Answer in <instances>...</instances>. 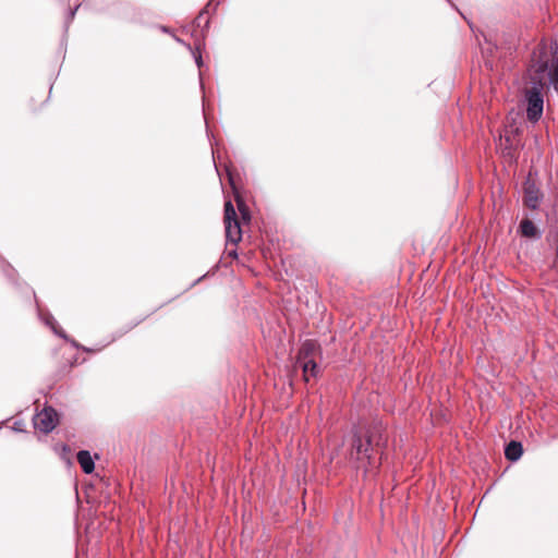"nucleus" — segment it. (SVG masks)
Returning <instances> with one entry per match:
<instances>
[{
	"label": "nucleus",
	"mask_w": 558,
	"mask_h": 558,
	"mask_svg": "<svg viewBox=\"0 0 558 558\" xmlns=\"http://www.w3.org/2000/svg\"><path fill=\"white\" fill-rule=\"evenodd\" d=\"M386 445L380 428L367 429L364 434L355 433L352 438L350 458L363 466L377 462L375 454Z\"/></svg>",
	"instance_id": "obj_1"
},
{
	"label": "nucleus",
	"mask_w": 558,
	"mask_h": 558,
	"mask_svg": "<svg viewBox=\"0 0 558 558\" xmlns=\"http://www.w3.org/2000/svg\"><path fill=\"white\" fill-rule=\"evenodd\" d=\"M316 349L317 345L314 341H305L299 352L296 364L302 367L306 381H308L311 377H315L317 375V364L313 359H310Z\"/></svg>",
	"instance_id": "obj_2"
},
{
	"label": "nucleus",
	"mask_w": 558,
	"mask_h": 558,
	"mask_svg": "<svg viewBox=\"0 0 558 558\" xmlns=\"http://www.w3.org/2000/svg\"><path fill=\"white\" fill-rule=\"evenodd\" d=\"M225 229L227 241L236 244L242 239L240 222L231 201L225 203Z\"/></svg>",
	"instance_id": "obj_3"
},
{
	"label": "nucleus",
	"mask_w": 558,
	"mask_h": 558,
	"mask_svg": "<svg viewBox=\"0 0 558 558\" xmlns=\"http://www.w3.org/2000/svg\"><path fill=\"white\" fill-rule=\"evenodd\" d=\"M526 117L532 122H537L543 114L544 99L542 95V86L534 85L526 90Z\"/></svg>",
	"instance_id": "obj_4"
},
{
	"label": "nucleus",
	"mask_w": 558,
	"mask_h": 558,
	"mask_svg": "<svg viewBox=\"0 0 558 558\" xmlns=\"http://www.w3.org/2000/svg\"><path fill=\"white\" fill-rule=\"evenodd\" d=\"M57 424H58V414L50 407L44 408L34 417L35 428L45 434L50 433L57 426Z\"/></svg>",
	"instance_id": "obj_5"
},
{
	"label": "nucleus",
	"mask_w": 558,
	"mask_h": 558,
	"mask_svg": "<svg viewBox=\"0 0 558 558\" xmlns=\"http://www.w3.org/2000/svg\"><path fill=\"white\" fill-rule=\"evenodd\" d=\"M542 198V194L536 184L530 180L524 183V204L531 208L536 209L539 205Z\"/></svg>",
	"instance_id": "obj_6"
},
{
	"label": "nucleus",
	"mask_w": 558,
	"mask_h": 558,
	"mask_svg": "<svg viewBox=\"0 0 558 558\" xmlns=\"http://www.w3.org/2000/svg\"><path fill=\"white\" fill-rule=\"evenodd\" d=\"M518 232L527 239H541L542 233L536 225L530 220L529 218H524L521 220Z\"/></svg>",
	"instance_id": "obj_7"
},
{
	"label": "nucleus",
	"mask_w": 558,
	"mask_h": 558,
	"mask_svg": "<svg viewBox=\"0 0 558 558\" xmlns=\"http://www.w3.org/2000/svg\"><path fill=\"white\" fill-rule=\"evenodd\" d=\"M77 462L86 474H90L95 469L94 460L87 450H81L77 453Z\"/></svg>",
	"instance_id": "obj_8"
},
{
	"label": "nucleus",
	"mask_w": 558,
	"mask_h": 558,
	"mask_svg": "<svg viewBox=\"0 0 558 558\" xmlns=\"http://www.w3.org/2000/svg\"><path fill=\"white\" fill-rule=\"evenodd\" d=\"M522 453V445L518 441H510L505 449V456L510 461L519 460Z\"/></svg>",
	"instance_id": "obj_9"
},
{
	"label": "nucleus",
	"mask_w": 558,
	"mask_h": 558,
	"mask_svg": "<svg viewBox=\"0 0 558 558\" xmlns=\"http://www.w3.org/2000/svg\"><path fill=\"white\" fill-rule=\"evenodd\" d=\"M201 46H202V43L197 41L195 44V49L193 50L192 47L190 45H187V48L193 52V57H194L195 62H196L198 68H201L203 65V59H202V53H201Z\"/></svg>",
	"instance_id": "obj_10"
},
{
	"label": "nucleus",
	"mask_w": 558,
	"mask_h": 558,
	"mask_svg": "<svg viewBox=\"0 0 558 558\" xmlns=\"http://www.w3.org/2000/svg\"><path fill=\"white\" fill-rule=\"evenodd\" d=\"M44 320H45L46 325H48L53 330L54 333L59 335L62 338H65V335L57 329V323L51 315H47L44 318Z\"/></svg>",
	"instance_id": "obj_11"
},
{
	"label": "nucleus",
	"mask_w": 558,
	"mask_h": 558,
	"mask_svg": "<svg viewBox=\"0 0 558 558\" xmlns=\"http://www.w3.org/2000/svg\"><path fill=\"white\" fill-rule=\"evenodd\" d=\"M550 82L554 89L558 93V66L550 73Z\"/></svg>",
	"instance_id": "obj_12"
},
{
	"label": "nucleus",
	"mask_w": 558,
	"mask_h": 558,
	"mask_svg": "<svg viewBox=\"0 0 558 558\" xmlns=\"http://www.w3.org/2000/svg\"><path fill=\"white\" fill-rule=\"evenodd\" d=\"M236 203H238L239 210L241 211L243 218H245L246 217V209H245V206H244L243 202L236 198Z\"/></svg>",
	"instance_id": "obj_13"
},
{
	"label": "nucleus",
	"mask_w": 558,
	"mask_h": 558,
	"mask_svg": "<svg viewBox=\"0 0 558 558\" xmlns=\"http://www.w3.org/2000/svg\"><path fill=\"white\" fill-rule=\"evenodd\" d=\"M204 16H205V12H201L198 14V16L196 17L195 22L197 23L198 26L201 24V21L204 19Z\"/></svg>",
	"instance_id": "obj_14"
},
{
	"label": "nucleus",
	"mask_w": 558,
	"mask_h": 558,
	"mask_svg": "<svg viewBox=\"0 0 558 558\" xmlns=\"http://www.w3.org/2000/svg\"><path fill=\"white\" fill-rule=\"evenodd\" d=\"M547 69V62H542L539 65H538V71L541 72H544L545 70Z\"/></svg>",
	"instance_id": "obj_15"
},
{
	"label": "nucleus",
	"mask_w": 558,
	"mask_h": 558,
	"mask_svg": "<svg viewBox=\"0 0 558 558\" xmlns=\"http://www.w3.org/2000/svg\"><path fill=\"white\" fill-rule=\"evenodd\" d=\"M376 460H377V462L375 464H373V466H377L379 464V459H376ZM360 466L365 468V472H368V469H367L368 466L372 468V465L363 466L361 463H360Z\"/></svg>",
	"instance_id": "obj_16"
},
{
	"label": "nucleus",
	"mask_w": 558,
	"mask_h": 558,
	"mask_svg": "<svg viewBox=\"0 0 558 558\" xmlns=\"http://www.w3.org/2000/svg\"><path fill=\"white\" fill-rule=\"evenodd\" d=\"M81 5H77L74 10H71L70 11V19L72 20L75 15V12L77 11V9L80 8Z\"/></svg>",
	"instance_id": "obj_17"
},
{
	"label": "nucleus",
	"mask_w": 558,
	"mask_h": 558,
	"mask_svg": "<svg viewBox=\"0 0 558 558\" xmlns=\"http://www.w3.org/2000/svg\"><path fill=\"white\" fill-rule=\"evenodd\" d=\"M229 181H230V182H231V184L233 185V180H232L231 174H229Z\"/></svg>",
	"instance_id": "obj_18"
}]
</instances>
